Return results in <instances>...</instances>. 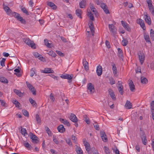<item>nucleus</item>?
Instances as JSON below:
<instances>
[{"mask_svg": "<svg viewBox=\"0 0 154 154\" xmlns=\"http://www.w3.org/2000/svg\"><path fill=\"white\" fill-rule=\"evenodd\" d=\"M23 41L26 45L33 48H35V44L33 42L28 38H23Z\"/></svg>", "mask_w": 154, "mask_h": 154, "instance_id": "f257e3e1", "label": "nucleus"}, {"mask_svg": "<svg viewBox=\"0 0 154 154\" xmlns=\"http://www.w3.org/2000/svg\"><path fill=\"white\" fill-rule=\"evenodd\" d=\"M12 15L17 20L23 24H25L26 21L25 20L20 16V14L15 12H12Z\"/></svg>", "mask_w": 154, "mask_h": 154, "instance_id": "f03ea898", "label": "nucleus"}, {"mask_svg": "<svg viewBox=\"0 0 154 154\" xmlns=\"http://www.w3.org/2000/svg\"><path fill=\"white\" fill-rule=\"evenodd\" d=\"M34 56L36 58H38L41 61L44 62L45 61V58L43 57L42 56L37 52H34L33 53Z\"/></svg>", "mask_w": 154, "mask_h": 154, "instance_id": "7ed1b4c3", "label": "nucleus"}, {"mask_svg": "<svg viewBox=\"0 0 154 154\" xmlns=\"http://www.w3.org/2000/svg\"><path fill=\"white\" fill-rule=\"evenodd\" d=\"M88 89L91 94H93L95 91L94 86L91 83H89L88 84Z\"/></svg>", "mask_w": 154, "mask_h": 154, "instance_id": "20e7f679", "label": "nucleus"}, {"mask_svg": "<svg viewBox=\"0 0 154 154\" xmlns=\"http://www.w3.org/2000/svg\"><path fill=\"white\" fill-rule=\"evenodd\" d=\"M27 86L33 95L36 94V91L33 86L27 82H26Z\"/></svg>", "mask_w": 154, "mask_h": 154, "instance_id": "39448f33", "label": "nucleus"}, {"mask_svg": "<svg viewBox=\"0 0 154 154\" xmlns=\"http://www.w3.org/2000/svg\"><path fill=\"white\" fill-rule=\"evenodd\" d=\"M137 23L140 24L141 27L142 28L143 30H145L146 27L145 26V24L143 20L140 19H137Z\"/></svg>", "mask_w": 154, "mask_h": 154, "instance_id": "423d86ee", "label": "nucleus"}, {"mask_svg": "<svg viewBox=\"0 0 154 154\" xmlns=\"http://www.w3.org/2000/svg\"><path fill=\"white\" fill-rule=\"evenodd\" d=\"M137 23L140 24L141 27L142 28L143 30H145L146 27L145 26V24L143 20L140 19H137Z\"/></svg>", "mask_w": 154, "mask_h": 154, "instance_id": "0eeeda50", "label": "nucleus"}, {"mask_svg": "<svg viewBox=\"0 0 154 154\" xmlns=\"http://www.w3.org/2000/svg\"><path fill=\"white\" fill-rule=\"evenodd\" d=\"M103 69L102 66L98 65L97 67L96 73L97 75L99 76L101 75L102 73Z\"/></svg>", "mask_w": 154, "mask_h": 154, "instance_id": "6e6552de", "label": "nucleus"}, {"mask_svg": "<svg viewBox=\"0 0 154 154\" xmlns=\"http://www.w3.org/2000/svg\"><path fill=\"white\" fill-rule=\"evenodd\" d=\"M3 8L4 10L8 14L10 15L11 14V10L8 7L5 5L4 3L3 4Z\"/></svg>", "mask_w": 154, "mask_h": 154, "instance_id": "1a4fd4ad", "label": "nucleus"}, {"mask_svg": "<svg viewBox=\"0 0 154 154\" xmlns=\"http://www.w3.org/2000/svg\"><path fill=\"white\" fill-rule=\"evenodd\" d=\"M144 18L145 21L148 25H150L151 24V19L150 17L148 16L147 13H145Z\"/></svg>", "mask_w": 154, "mask_h": 154, "instance_id": "9d476101", "label": "nucleus"}, {"mask_svg": "<svg viewBox=\"0 0 154 154\" xmlns=\"http://www.w3.org/2000/svg\"><path fill=\"white\" fill-rule=\"evenodd\" d=\"M140 62L141 65L144 62L145 59V56L143 54L140 53L138 54Z\"/></svg>", "mask_w": 154, "mask_h": 154, "instance_id": "9b49d317", "label": "nucleus"}, {"mask_svg": "<svg viewBox=\"0 0 154 154\" xmlns=\"http://www.w3.org/2000/svg\"><path fill=\"white\" fill-rule=\"evenodd\" d=\"M121 23L122 26H123L125 29L129 32L131 31V29L127 23L125 22L122 20L121 21Z\"/></svg>", "mask_w": 154, "mask_h": 154, "instance_id": "f8f14e48", "label": "nucleus"}, {"mask_svg": "<svg viewBox=\"0 0 154 154\" xmlns=\"http://www.w3.org/2000/svg\"><path fill=\"white\" fill-rule=\"evenodd\" d=\"M31 138L32 139V142L33 143L37 144L39 142L38 140V137L35 135L32 134L31 136Z\"/></svg>", "mask_w": 154, "mask_h": 154, "instance_id": "ddd939ff", "label": "nucleus"}, {"mask_svg": "<svg viewBox=\"0 0 154 154\" xmlns=\"http://www.w3.org/2000/svg\"><path fill=\"white\" fill-rule=\"evenodd\" d=\"M108 91L109 94L112 99L113 100H116V97L113 90L111 89H109Z\"/></svg>", "mask_w": 154, "mask_h": 154, "instance_id": "4468645a", "label": "nucleus"}, {"mask_svg": "<svg viewBox=\"0 0 154 154\" xmlns=\"http://www.w3.org/2000/svg\"><path fill=\"white\" fill-rule=\"evenodd\" d=\"M112 70L113 73L115 76H117L118 75V71L116 65L113 63H112Z\"/></svg>", "mask_w": 154, "mask_h": 154, "instance_id": "2eb2a0df", "label": "nucleus"}, {"mask_svg": "<svg viewBox=\"0 0 154 154\" xmlns=\"http://www.w3.org/2000/svg\"><path fill=\"white\" fill-rule=\"evenodd\" d=\"M69 119L73 122L76 123L78 121V119L76 116L73 113L71 114Z\"/></svg>", "mask_w": 154, "mask_h": 154, "instance_id": "dca6fc26", "label": "nucleus"}, {"mask_svg": "<svg viewBox=\"0 0 154 154\" xmlns=\"http://www.w3.org/2000/svg\"><path fill=\"white\" fill-rule=\"evenodd\" d=\"M100 134L101 135V137L103 140L105 142L107 141V138L105 132L104 131H100Z\"/></svg>", "mask_w": 154, "mask_h": 154, "instance_id": "f3484780", "label": "nucleus"}, {"mask_svg": "<svg viewBox=\"0 0 154 154\" xmlns=\"http://www.w3.org/2000/svg\"><path fill=\"white\" fill-rule=\"evenodd\" d=\"M83 144L85 147L86 150L88 152L90 150V145L85 140L83 141Z\"/></svg>", "mask_w": 154, "mask_h": 154, "instance_id": "a211bd4d", "label": "nucleus"}, {"mask_svg": "<svg viewBox=\"0 0 154 154\" xmlns=\"http://www.w3.org/2000/svg\"><path fill=\"white\" fill-rule=\"evenodd\" d=\"M72 75H69L68 74L62 75L60 76V77L63 79H67L69 80L72 79Z\"/></svg>", "mask_w": 154, "mask_h": 154, "instance_id": "6ab92c4d", "label": "nucleus"}, {"mask_svg": "<svg viewBox=\"0 0 154 154\" xmlns=\"http://www.w3.org/2000/svg\"><path fill=\"white\" fill-rule=\"evenodd\" d=\"M101 7L106 14L109 13V10L107 9V7L105 4H101Z\"/></svg>", "mask_w": 154, "mask_h": 154, "instance_id": "aec40b11", "label": "nucleus"}, {"mask_svg": "<svg viewBox=\"0 0 154 154\" xmlns=\"http://www.w3.org/2000/svg\"><path fill=\"white\" fill-rule=\"evenodd\" d=\"M60 121L64 125H66L67 126H70V125L69 123L66 119L60 118Z\"/></svg>", "mask_w": 154, "mask_h": 154, "instance_id": "412c9836", "label": "nucleus"}, {"mask_svg": "<svg viewBox=\"0 0 154 154\" xmlns=\"http://www.w3.org/2000/svg\"><path fill=\"white\" fill-rule=\"evenodd\" d=\"M58 131L60 133H63L65 131V129L64 128L63 125H59L57 128Z\"/></svg>", "mask_w": 154, "mask_h": 154, "instance_id": "4be33fe9", "label": "nucleus"}, {"mask_svg": "<svg viewBox=\"0 0 154 154\" xmlns=\"http://www.w3.org/2000/svg\"><path fill=\"white\" fill-rule=\"evenodd\" d=\"M130 89L131 91L133 92L135 89V87L132 81L130 80L129 83Z\"/></svg>", "mask_w": 154, "mask_h": 154, "instance_id": "5701e85b", "label": "nucleus"}, {"mask_svg": "<svg viewBox=\"0 0 154 154\" xmlns=\"http://www.w3.org/2000/svg\"><path fill=\"white\" fill-rule=\"evenodd\" d=\"M83 64L84 67L85 69L86 70H87L88 69V63L86 61V60L85 59H83Z\"/></svg>", "mask_w": 154, "mask_h": 154, "instance_id": "b1692460", "label": "nucleus"}, {"mask_svg": "<svg viewBox=\"0 0 154 154\" xmlns=\"http://www.w3.org/2000/svg\"><path fill=\"white\" fill-rule=\"evenodd\" d=\"M109 30L113 34H115L116 33L115 30L113 29L114 26L112 24H109Z\"/></svg>", "mask_w": 154, "mask_h": 154, "instance_id": "393cba45", "label": "nucleus"}, {"mask_svg": "<svg viewBox=\"0 0 154 154\" xmlns=\"http://www.w3.org/2000/svg\"><path fill=\"white\" fill-rule=\"evenodd\" d=\"M125 106L126 108L128 109H130L132 108V104L130 101H127L125 105Z\"/></svg>", "mask_w": 154, "mask_h": 154, "instance_id": "a878e982", "label": "nucleus"}, {"mask_svg": "<svg viewBox=\"0 0 154 154\" xmlns=\"http://www.w3.org/2000/svg\"><path fill=\"white\" fill-rule=\"evenodd\" d=\"M75 14L78 17L80 18H82L81 15L82 14V11L81 9H77L75 11Z\"/></svg>", "mask_w": 154, "mask_h": 154, "instance_id": "bb28decb", "label": "nucleus"}, {"mask_svg": "<svg viewBox=\"0 0 154 154\" xmlns=\"http://www.w3.org/2000/svg\"><path fill=\"white\" fill-rule=\"evenodd\" d=\"M76 147L75 148V151L77 154H83L82 151L79 146H76Z\"/></svg>", "mask_w": 154, "mask_h": 154, "instance_id": "cd10ccee", "label": "nucleus"}, {"mask_svg": "<svg viewBox=\"0 0 154 154\" xmlns=\"http://www.w3.org/2000/svg\"><path fill=\"white\" fill-rule=\"evenodd\" d=\"M86 4V0H83L80 2L79 4V5L80 8H85Z\"/></svg>", "mask_w": 154, "mask_h": 154, "instance_id": "c85d7f7f", "label": "nucleus"}, {"mask_svg": "<svg viewBox=\"0 0 154 154\" xmlns=\"http://www.w3.org/2000/svg\"><path fill=\"white\" fill-rule=\"evenodd\" d=\"M49 6L53 10H55L57 8L56 5L54 3L51 2H49Z\"/></svg>", "mask_w": 154, "mask_h": 154, "instance_id": "c756f323", "label": "nucleus"}, {"mask_svg": "<svg viewBox=\"0 0 154 154\" xmlns=\"http://www.w3.org/2000/svg\"><path fill=\"white\" fill-rule=\"evenodd\" d=\"M118 56L119 57L122 58L123 57V53L122 49L120 48H118Z\"/></svg>", "mask_w": 154, "mask_h": 154, "instance_id": "7c9ffc66", "label": "nucleus"}, {"mask_svg": "<svg viewBox=\"0 0 154 154\" xmlns=\"http://www.w3.org/2000/svg\"><path fill=\"white\" fill-rule=\"evenodd\" d=\"M21 134L24 136H26L27 133L25 128L21 127Z\"/></svg>", "mask_w": 154, "mask_h": 154, "instance_id": "2f4dec72", "label": "nucleus"}, {"mask_svg": "<svg viewBox=\"0 0 154 154\" xmlns=\"http://www.w3.org/2000/svg\"><path fill=\"white\" fill-rule=\"evenodd\" d=\"M141 82L142 84H146L147 83L148 80L147 79L144 77H141Z\"/></svg>", "mask_w": 154, "mask_h": 154, "instance_id": "473e14b6", "label": "nucleus"}, {"mask_svg": "<svg viewBox=\"0 0 154 154\" xmlns=\"http://www.w3.org/2000/svg\"><path fill=\"white\" fill-rule=\"evenodd\" d=\"M118 88L119 93L121 94V95H122L123 94V85H121V86H118Z\"/></svg>", "mask_w": 154, "mask_h": 154, "instance_id": "72a5a7b5", "label": "nucleus"}, {"mask_svg": "<svg viewBox=\"0 0 154 154\" xmlns=\"http://www.w3.org/2000/svg\"><path fill=\"white\" fill-rule=\"evenodd\" d=\"M29 101L32 105L34 107H35L36 106V103L35 100L32 98L29 99Z\"/></svg>", "mask_w": 154, "mask_h": 154, "instance_id": "f704fd0d", "label": "nucleus"}, {"mask_svg": "<svg viewBox=\"0 0 154 154\" xmlns=\"http://www.w3.org/2000/svg\"><path fill=\"white\" fill-rule=\"evenodd\" d=\"M150 11L151 12L152 15H154V10L153 7L152 6V4L151 5H148Z\"/></svg>", "mask_w": 154, "mask_h": 154, "instance_id": "c9c22d12", "label": "nucleus"}, {"mask_svg": "<svg viewBox=\"0 0 154 154\" xmlns=\"http://www.w3.org/2000/svg\"><path fill=\"white\" fill-rule=\"evenodd\" d=\"M128 43V40L126 39H123L122 42V45L123 46H126Z\"/></svg>", "mask_w": 154, "mask_h": 154, "instance_id": "e433bc0d", "label": "nucleus"}, {"mask_svg": "<svg viewBox=\"0 0 154 154\" xmlns=\"http://www.w3.org/2000/svg\"><path fill=\"white\" fill-rule=\"evenodd\" d=\"M150 36L152 40H154V31L152 29L150 30Z\"/></svg>", "mask_w": 154, "mask_h": 154, "instance_id": "4c0bfd02", "label": "nucleus"}, {"mask_svg": "<svg viewBox=\"0 0 154 154\" xmlns=\"http://www.w3.org/2000/svg\"><path fill=\"white\" fill-rule=\"evenodd\" d=\"M0 81L4 83H8V81L7 79L3 77H1L0 78Z\"/></svg>", "mask_w": 154, "mask_h": 154, "instance_id": "58836bf2", "label": "nucleus"}, {"mask_svg": "<svg viewBox=\"0 0 154 154\" xmlns=\"http://www.w3.org/2000/svg\"><path fill=\"white\" fill-rule=\"evenodd\" d=\"M14 91V92L19 97H21L23 95V94L19 90L15 89Z\"/></svg>", "mask_w": 154, "mask_h": 154, "instance_id": "ea45409f", "label": "nucleus"}, {"mask_svg": "<svg viewBox=\"0 0 154 154\" xmlns=\"http://www.w3.org/2000/svg\"><path fill=\"white\" fill-rule=\"evenodd\" d=\"M24 146L28 149H30L32 147L28 143L26 142L24 144Z\"/></svg>", "mask_w": 154, "mask_h": 154, "instance_id": "a19ab883", "label": "nucleus"}, {"mask_svg": "<svg viewBox=\"0 0 154 154\" xmlns=\"http://www.w3.org/2000/svg\"><path fill=\"white\" fill-rule=\"evenodd\" d=\"M88 16L89 17L90 19L92 21L94 20V18L93 15L91 13V12H88Z\"/></svg>", "mask_w": 154, "mask_h": 154, "instance_id": "79ce46f5", "label": "nucleus"}, {"mask_svg": "<svg viewBox=\"0 0 154 154\" xmlns=\"http://www.w3.org/2000/svg\"><path fill=\"white\" fill-rule=\"evenodd\" d=\"M144 38L147 42H150L149 36L148 35L145 34L144 35Z\"/></svg>", "mask_w": 154, "mask_h": 154, "instance_id": "37998d69", "label": "nucleus"}, {"mask_svg": "<svg viewBox=\"0 0 154 154\" xmlns=\"http://www.w3.org/2000/svg\"><path fill=\"white\" fill-rule=\"evenodd\" d=\"M90 8L91 10L96 15H97V12L96 10V8L94 7L92 5L91 7Z\"/></svg>", "mask_w": 154, "mask_h": 154, "instance_id": "c03bdc74", "label": "nucleus"}, {"mask_svg": "<svg viewBox=\"0 0 154 154\" xmlns=\"http://www.w3.org/2000/svg\"><path fill=\"white\" fill-rule=\"evenodd\" d=\"M35 118L38 124H40L41 122V120L39 118V115L37 114L35 115Z\"/></svg>", "mask_w": 154, "mask_h": 154, "instance_id": "a18cd8bd", "label": "nucleus"}, {"mask_svg": "<svg viewBox=\"0 0 154 154\" xmlns=\"http://www.w3.org/2000/svg\"><path fill=\"white\" fill-rule=\"evenodd\" d=\"M142 142L143 144L144 145H146L147 143V140L146 139V137L145 136H143L142 138Z\"/></svg>", "mask_w": 154, "mask_h": 154, "instance_id": "49530a36", "label": "nucleus"}, {"mask_svg": "<svg viewBox=\"0 0 154 154\" xmlns=\"http://www.w3.org/2000/svg\"><path fill=\"white\" fill-rule=\"evenodd\" d=\"M21 9L24 13L26 14V15H28L29 14L28 12L24 7H22Z\"/></svg>", "mask_w": 154, "mask_h": 154, "instance_id": "de8ad7c7", "label": "nucleus"}, {"mask_svg": "<svg viewBox=\"0 0 154 154\" xmlns=\"http://www.w3.org/2000/svg\"><path fill=\"white\" fill-rule=\"evenodd\" d=\"M49 55L53 57H55L56 56V53L52 51L49 52Z\"/></svg>", "mask_w": 154, "mask_h": 154, "instance_id": "09e8293b", "label": "nucleus"}, {"mask_svg": "<svg viewBox=\"0 0 154 154\" xmlns=\"http://www.w3.org/2000/svg\"><path fill=\"white\" fill-rule=\"evenodd\" d=\"M12 102L15 105L16 107H19V105L20 104V103L18 101L16 100H13Z\"/></svg>", "mask_w": 154, "mask_h": 154, "instance_id": "8fccbe9b", "label": "nucleus"}, {"mask_svg": "<svg viewBox=\"0 0 154 154\" xmlns=\"http://www.w3.org/2000/svg\"><path fill=\"white\" fill-rule=\"evenodd\" d=\"M50 98L51 102H54L55 100L54 95L52 93H51L50 94Z\"/></svg>", "mask_w": 154, "mask_h": 154, "instance_id": "3c124183", "label": "nucleus"}, {"mask_svg": "<svg viewBox=\"0 0 154 154\" xmlns=\"http://www.w3.org/2000/svg\"><path fill=\"white\" fill-rule=\"evenodd\" d=\"M53 141L57 144H58L59 142L58 140L56 138V137L54 135L53 136Z\"/></svg>", "mask_w": 154, "mask_h": 154, "instance_id": "603ef678", "label": "nucleus"}, {"mask_svg": "<svg viewBox=\"0 0 154 154\" xmlns=\"http://www.w3.org/2000/svg\"><path fill=\"white\" fill-rule=\"evenodd\" d=\"M14 71L17 72V73H15L16 75H17L18 77H20V74H19V73L20 72V70L18 69H16L14 70Z\"/></svg>", "mask_w": 154, "mask_h": 154, "instance_id": "864d4df0", "label": "nucleus"}, {"mask_svg": "<svg viewBox=\"0 0 154 154\" xmlns=\"http://www.w3.org/2000/svg\"><path fill=\"white\" fill-rule=\"evenodd\" d=\"M89 27L91 30V33H92V35H94V26H93Z\"/></svg>", "mask_w": 154, "mask_h": 154, "instance_id": "5fc2aeb1", "label": "nucleus"}, {"mask_svg": "<svg viewBox=\"0 0 154 154\" xmlns=\"http://www.w3.org/2000/svg\"><path fill=\"white\" fill-rule=\"evenodd\" d=\"M40 72L42 73H48V68H45L44 70H41Z\"/></svg>", "mask_w": 154, "mask_h": 154, "instance_id": "6e6d98bb", "label": "nucleus"}, {"mask_svg": "<svg viewBox=\"0 0 154 154\" xmlns=\"http://www.w3.org/2000/svg\"><path fill=\"white\" fill-rule=\"evenodd\" d=\"M56 53L60 56V57H63L64 56V54L63 53H62L61 51H56Z\"/></svg>", "mask_w": 154, "mask_h": 154, "instance_id": "4d7b16f0", "label": "nucleus"}, {"mask_svg": "<svg viewBox=\"0 0 154 154\" xmlns=\"http://www.w3.org/2000/svg\"><path fill=\"white\" fill-rule=\"evenodd\" d=\"M22 112L23 114L25 116H29V114L28 112L26 110H23Z\"/></svg>", "mask_w": 154, "mask_h": 154, "instance_id": "13d9d810", "label": "nucleus"}, {"mask_svg": "<svg viewBox=\"0 0 154 154\" xmlns=\"http://www.w3.org/2000/svg\"><path fill=\"white\" fill-rule=\"evenodd\" d=\"M35 69L34 68H32L31 70V73L30 75L31 77H33L34 74H35Z\"/></svg>", "mask_w": 154, "mask_h": 154, "instance_id": "bf43d9fd", "label": "nucleus"}, {"mask_svg": "<svg viewBox=\"0 0 154 154\" xmlns=\"http://www.w3.org/2000/svg\"><path fill=\"white\" fill-rule=\"evenodd\" d=\"M5 59L4 58H2L0 62L1 65L2 66H5Z\"/></svg>", "mask_w": 154, "mask_h": 154, "instance_id": "052dcab7", "label": "nucleus"}, {"mask_svg": "<svg viewBox=\"0 0 154 154\" xmlns=\"http://www.w3.org/2000/svg\"><path fill=\"white\" fill-rule=\"evenodd\" d=\"M66 143L70 146L72 145V142L70 139H67L66 140Z\"/></svg>", "mask_w": 154, "mask_h": 154, "instance_id": "680f3d73", "label": "nucleus"}, {"mask_svg": "<svg viewBox=\"0 0 154 154\" xmlns=\"http://www.w3.org/2000/svg\"><path fill=\"white\" fill-rule=\"evenodd\" d=\"M109 82L110 83L111 85L114 84L115 83L114 80L112 78H111L109 79Z\"/></svg>", "mask_w": 154, "mask_h": 154, "instance_id": "e2e57ef3", "label": "nucleus"}, {"mask_svg": "<svg viewBox=\"0 0 154 154\" xmlns=\"http://www.w3.org/2000/svg\"><path fill=\"white\" fill-rule=\"evenodd\" d=\"M49 76H50L51 77L53 78L54 79H55L56 80H58V77L56 76H55L54 75L52 74H49Z\"/></svg>", "mask_w": 154, "mask_h": 154, "instance_id": "0e129e2a", "label": "nucleus"}, {"mask_svg": "<svg viewBox=\"0 0 154 154\" xmlns=\"http://www.w3.org/2000/svg\"><path fill=\"white\" fill-rule=\"evenodd\" d=\"M150 67L152 69L154 70V61L150 63Z\"/></svg>", "mask_w": 154, "mask_h": 154, "instance_id": "69168bd1", "label": "nucleus"}, {"mask_svg": "<svg viewBox=\"0 0 154 154\" xmlns=\"http://www.w3.org/2000/svg\"><path fill=\"white\" fill-rule=\"evenodd\" d=\"M151 110H154V101H152L151 103Z\"/></svg>", "mask_w": 154, "mask_h": 154, "instance_id": "338daca9", "label": "nucleus"}, {"mask_svg": "<svg viewBox=\"0 0 154 154\" xmlns=\"http://www.w3.org/2000/svg\"><path fill=\"white\" fill-rule=\"evenodd\" d=\"M104 149L106 153L107 154L109 153V149L106 146H104Z\"/></svg>", "mask_w": 154, "mask_h": 154, "instance_id": "774afa93", "label": "nucleus"}]
</instances>
